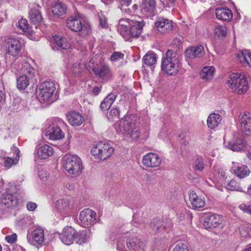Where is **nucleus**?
I'll return each mask as SVG.
<instances>
[{
	"instance_id": "f257e3e1",
	"label": "nucleus",
	"mask_w": 251,
	"mask_h": 251,
	"mask_svg": "<svg viewBox=\"0 0 251 251\" xmlns=\"http://www.w3.org/2000/svg\"><path fill=\"white\" fill-rule=\"evenodd\" d=\"M161 70L167 75H176L181 68L180 61L176 55V52L168 50L162 57Z\"/></svg>"
},
{
	"instance_id": "f03ea898",
	"label": "nucleus",
	"mask_w": 251,
	"mask_h": 251,
	"mask_svg": "<svg viewBox=\"0 0 251 251\" xmlns=\"http://www.w3.org/2000/svg\"><path fill=\"white\" fill-rule=\"evenodd\" d=\"M117 250L120 251H146L144 241L136 236H122L118 239Z\"/></svg>"
},
{
	"instance_id": "7ed1b4c3",
	"label": "nucleus",
	"mask_w": 251,
	"mask_h": 251,
	"mask_svg": "<svg viewBox=\"0 0 251 251\" xmlns=\"http://www.w3.org/2000/svg\"><path fill=\"white\" fill-rule=\"evenodd\" d=\"M18 70L22 75L17 78V87L19 90H24L29 85L30 79L34 76V70L25 60L18 65Z\"/></svg>"
},
{
	"instance_id": "20e7f679",
	"label": "nucleus",
	"mask_w": 251,
	"mask_h": 251,
	"mask_svg": "<svg viewBox=\"0 0 251 251\" xmlns=\"http://www.w3.org/2000/svg\"><path fill=\"white\" fill-rule=\"evenodd\" d=\"M227 84L233 92L239 95L244 94L249 89L246 77L239 73L230 74Z\"/></svg>"
},
{
	"instance_id": "39448f33",
	"label": "nucleus",
	"mask_w": 251,
	"mask_h": 251,
	"mask_svg": "<svg viewBox=\"0 0 251 251\" xmlns=\"http://www.w3.org/2000/svg\"><path fill=\"white\" fill-rule=\"evenodd\" d=\"M62 125L63 121L60 119L54 118L49 121L43 130L44 138L52 141L61 139L62 131L60 127Z\"/></svg>"
},
{
	"instance_id": "423d86ee",
	"label": "nucleus",
	"mask_w": 251,
	"mask_h": 251,
	"mask_svg": "<svg viewBox=\"0 0 251 251\" xmlns=\"http://www.w3.org/2000/svg\"><path fill=\"white\" fill-rule=\"evenodd\" d=\"M133 115H127L119 124L120 132L125 135L129 136L132 140H137L140 137V132L136 127L135 121Z\"/></svg>"
},
{
	"instance_id": "0eeeda50",
	"label": "nucleus",
	"mask_w": 251,
	"mask_h": 251,
	"mask_svg": "<svg viewBox=\"0 0 251 251\" xmlns=\"http://www.w3.org/2000/svg\"><path fill=\"white\" fill-rule=\"evenodd\" d=\"M64 168L71 176H79L83 170L81 159L76 155L66 154Z\"/></svg>"
},
{
	"instance_id": "6e6552de",
	"label": "nucleus",
	"mask_w": 251,
	"mask_h": 251,
	"mask_svg": "<svg viewBox=\"0 0 251 251\" xmlns=\"http://www.w3.org/2000/svg\"><path fill=\"white\" fill-rule=\"evenodd\" d=\"M114 152V148L108 143L100 142L91 150V154L96 159L104 160L109 157Z\"/></svg>"
},
{
	"instance_id": "1a4fd4ad",
	"label": "nucleus",
	"mask_w": 251,
	"mask_h": 251,
	"mask_svg": "<svg viewBox=\"0 0 251 251\" xmlns=\"http://www.w3.org/2000/svg\"><path fill=\"white\" fill-rule=\"evenodd\" d=\"M2 47L5 53L14 57H18L20 54L22 45L18 38H8L2 43Z\"/></svg>"
},
{
	"instance_id": "9d476101",
	"label": "nucleus",
	"mask_w": 251,
	"mask_h": 251,
	"mask_svg": "<svg viewBox=\"0 0 251 251\" xmlns=\"http://www.w3.org/2000/svg\"><path fill=\"white\" fill-rule=\"evenodd\" d=\"M66 25L70 29L75 32L84 31L88 34L91 29L90 24L78 15L69 17L66 21Z\"/></svg>"
},
{
	"instance_id": "9b49d317",
	"label": "nucleus",
	"mask_w": 251,
	"mask_h": 251,
	"mask_svg": "<svg viewBox=\"0 0 251 251\" xmlns=\"http://www.w3.org/2000/svg\"><path fill=\"white\" fill-rule=\"evenodd\" d=\"M56 88L52 81H45L39 87V98L40 101L51 102Z\"/></svg>"
},
{
	"instance_id": "f8f14e48",
	"label": "nucleus",
	"mask_w": 251,
	"mask_h": 251,
	"mask_svg": "<svg viewBox=\"0 0 251 251\" xmlns=\"http://www.w3.org/2000/svg\"><path fill=\"white\" fill-rule=\"evenodd\" d=\"M162 162V158L157 154L150 152L144 155L142 163L146 168L155 169L158 168Z\"/></svg>"
},
{
	"instance_id": "ddd939ff",
	"label": "nucleus",
	"mask_w": 251,
	"mask_h": 251,
	"mask_svg": "<svg viewBox=\"0 0 251 251\" xmlns=\"http://www.w3.org/2000/svg\"><path fill=\"white\" fill-rule=\"evenodd\" d=\"M96 214L92 210L87 208L84 209L80 212L79 220L82 226L88 227L93 225L96 221Z\"/></svg>"
},
{
	"instance_id": "4468645a",
	"label": "nucleus",
	"mask_w": 251,
	"mask_h": 251,
	"mask_svg": "<svg viewBox=\"0 0 251 251\" xmlns=\"http://www.w3.org/2000/svg\"><path fill=\"white\" fill-rule=\"evenodd\" d=\"M27 241L31 245H41L45 240V233L43 228H38L31 232H28L26 235Z\"/></svg>"
},
{
	"instance_id": "2eb2a0df",
	"label": "nucleus",
	"mask_w": 251,
	"mask_h": 251,
	"mask_svg": "<svg viewBox=\"0 0 251 251\" xmlns=\"http://www.w3.org/2000/svg\"><path fill=\"white\" fill-rule=\"evenodd\" d=\"M154 27L158 32L167 33L173 29L172 22L163 17H158L154 22Z\"/></svg>"
},
{
	"instance_id": "dca6fc26",
	"label": "nucleus",
	"mask_w": 251,
	"mask_h": 251,
	"mask_svg": "<svg viewBox=\"0 0 251 251\" xmlns=\"http://www.w3.org/2000/svg\"><path fill=\"white\" fill-rule=\"evenodd\" d=\"M144 24L142 22H140L134 20L131 23L129 28L127 30L128 38L123 37L126 41L131 42L133 37H138L141 33Z\"/></svg>"
},
{
	"instance_id": "f3484780",
	"label": "nucleus",
	"mask_w": 251,
	"mask_h": 251,
	"mask_svg": "<svg viewBox=\"0 0 251 251\" xmlns=\"http://www.w3.org/2000/svg\"><path fill=\"white\" fill-rule=\"evenodd\" d=\"M241 128L244 133L247 135H251V114L241 113L239 116Z\"/></svg>"
},
{
	"instance_id": "a211bd4d",
	"label": "nucleus",
	"mask_w": 251,
	"mask_h": 251,
	"mask_svg": "<svg viewBox=\"0 0 251 251\" xmlns=\"http://www.w3.org/2000/svg\"><path fill=\"white\" fill-rule=\"evenodd\" d=\"M223 220L220 215L212 214L205 217L204 226L206 228L211 227H222Z\"/></svg>"
},
{
	"instance_id": "6ab92c4d",
	"label": "nucleus",
	"mask_w": 251,
	"mask_h": 251,
	"mask_svg": "<svg viewBox=\"0 0 251 251\" xmlns=\"http://www.w3.org/2000/svg\"><path fill=\"white\" fill-rule=\"evenodd\" d=\"M225 147L232 151H239L245 147V143L242 138L234 137L230 141L224 142Z\"/></svg>"
},
{
	"instance_id": "aec40b11",
	"label": "nucleus",
	"mask_w": 251,
	"mask_h": 251,
	"mask_svg": "<svg viewBox=\"0 0 251 251\" xmlns=\"http://www.w3.org/2000/svg\"><path fill=\"white\" fill-rule=\"evenodd\" d=\"M189 201L193 209H198L203 207L205 204L204 198L202 195H198L194 191L190 192Z\"/></svg>"
},
{
	"instance_id": "412c9836",
	"label": "nucleus",
	"mask_w": 251,
	"mask_h": 251,
	"mask_svg": "<svg viewBox=\"0 0 251 251\" xmlns=\"http://www.w3.org/2000/svg\"><path fill=\"white\" fill-rule=\"evenodd\" d=\"M54 152L52 147L45 144L37 148L35 151L36 155L40 159H47L51 156Z\"/></svg>"
},
{
	"instance_id": "4be33fe9",
	"label": "nucleus",
	"mask_w": 251,
	"mask_h": 251,
	"mask_svg": "<svg viewBox=\"0 0 251 251\" xmlns=\"http://www.w3.org/2000/svg\"><path fill=\"white\" fill-rule=\"evenodd\" d=\"M231 170L235 175L240 178H243L248 176L250 171L247 166L241 165L237 162H232Z\"/></svg>"
},
{
	"instance_id": "5701e85b",
	"label": "nucleus",
	"mask_w": 251,
	"mask_h": 251,
	"mask_svg": "<svg viewBox=\"0 0 251 251\" xmlns=\"http://www.w3.org/2000/svg\"><path fill=\"white\" fill-rule=\"evenodd\" d=\"M134 20L127 18L121 19L119 20L117 25V31L123 37L128 38L127 30L129 28L131 23Z\"/></svg>"
},
{
	"instance_id": "b1692460",
	"label": "nucleus",
	"mask_w": 251,
	"mask_h": 251,
	"mask_svg": "<svg viewBox=\"0 0 251 251\" xmlns=\"http://www.w3.org/2000/svg\"><path fill=\"white\" fill-rule=\"evenodd\" d=\"M66 117L68 122L73 126H79L84 121L83 116L80 113L74 111L69 112Z\"/></svg>"
},
{
	"instance_id": "393cba45",
	"label": "nucleus",
	"mask_w": 251,
	"mask_h": 251,
	"mask_svg": "<svg viewBox=\"0 0 251 251\" xmlns=\"http://www.w3.org/2000/svg\"><path fill=\"white\" fill-rule=\"evenodd\" d=\"M41 7L38 5L31 9L29 12V18L31 22L37 26L41 25L43 22V18L41 14Z\"/></svg>"
},
{
	"instance_id": "a878e982",
	"label": "nucleus",
	"mask_w": 251,
	"mask_h": 251,
	"mask_svg": "<svg viewBox=\"0 0 251 251\" xmlns=\"http://www.w3.org/2000/svg\"><path fill=\"white\" fill-rule=\"evenodd\" d=\"M215 14L216 18L220 20L229 21L232 19V11L226 7H219L216 9Z\"/></svg>"
},
{
	"instance_id": "bb28decb",
	"label": "nucleus",
	"mask_w": 251,
	"mask_h": 251,
	"mask_svg": "<svg viewBox=\"0 0 251 251\" xmlns=\"http://www.w3.org/2000/svg\"><path fill=\"white\" fill-rule=\"evenodd\" d=\"M76 231L72 226H67L64 228V244L72 245L76 237Z\"/></svg>"
},
{
	"instance_id": "cd10ccee",
	"label": "nucleus",
	"mask_w": 251,
	"mask_h": 251,
	"mask_svg": "<svg viewBox=\"0 0 251 251\" xmlns=\"http://www.w3.org/2000/svg\"><path fill=\"white\" fill-rule=\"evenodd\" d=\"M204 54V48L202 46L188 48L185 51V56L191 59L195 57L200 58Z\"/></svg>"
},
{
	"instance_id": "c85d7f7f",
	"label": "nucleus",
	"mask_w": 251,
	"mask_h": 251,
	"mask_svg": "<svg viewBox=\"0 0 251 251\" xmlns=\"http://www.w3.org/2000/svg\"><path fill=\"white\" fill-rule=\"evenodd\" d=\"M0 202L7 207L14 206L17 203V201L15 197L7 192L2 194L0 199Z\"/></svg>"
},
{
	"instance_id": "c756f323",
	"label": "nucleus",
	"mask_w": 251,
	"mask_h": 251,
	"mask_svg": "<svg viewBox=\"0 0 251 251\" xmlns=\"http://www.w3.org/2000/svg\"><path fill=\"white\" fill-rule=\"evenodd\" d=\"M215 72V69L214 66H205L201 69L200 74V77L205 81H209L213 78Z\"/></svg>"
},
{
	"instance_id": "7c9ffc66",
	"label": "nucleus",
	"mask_w": 251,
	"mask_h": 251,
	"mask_svg": "<svg viewBox=\"0 0 251 251\" xmlns=\"http://www.w3.org/2000/svg\"><path fill=\"white\" fill-rule=\"evenodd\" d=\"M94 72L100 77L110 79L112 76L110 68L107 65H103L100 68L95 69Z\"/></svg>"
},
{
	"instance_id": "2f4dec72",
	"label": "nucleus",
	"mask_w": 251,
	"mask_h": 251,
	"mask_svg": "<svg viewBox=\"0 0 251 251\" xmlns=\"http://www.w3.org/2000/svg\"><path fill=\"white\" fill-rule=\"evenodd\" d=\"M222 120L221 116L219 114L212 113L209 115L207 120V124L209 128H215Z\"/></svg>"
},
{
	"instance_id": "473e14b6",
	"label": "nucleus",
	"mask_w": 251,
	"mask_h": 251,
	"mask_svg": "<svg viewBox=\"0 0 251 251\" xmlns=\"http://www.w3.org/2000/svg\"><path fill=\"white\" fill-rule=\"evenodd\" d=\"M90 238V232L87 230L80 231L76 234L75 240L76 243L79 245H82L88 242Z\"/></svg>"
},
{
	"instance_id": "72a5a7b5",
	"label": "nucleus",
	"mask_w": 251,
	"mask_h": 251,
	"mask_svg": "<svg viewBox=\"0 0 251 251\" xmlns=\"http://www.w3.org/2000/svg\"><path fill=\"white\" fill-rule=\"evenodd\" d=\"M11 150L14 153L16 154V155L14 159L9 157L5 158L4 164L5 166L7 168H10L13 164H17L19 159V154L20 153V150L19 149L14 146L12 148Z\"/></svg>"
},
{
	"instance_id": "f704fd0d",
	"label": "nucleus",
	"mask_w": 251,
	"mask_h": 251,
	"mask_svg": "<svg viewBox=\"0 0 251 251\" xmlns=\"http://www.w3.org/2000/svg\"><path fill=\"white\" fill-rule=\"evenodd\" d=\"M239 61L244 65L251 67V52L244 50L237 55Z\"/></svg>"
},
{
	"instance_id": "c9c22d12",
	"label": "nucleus",
	"mask_w": 251,
	"mask_h": 251,
	"mask_svg": "<svg viewBox=\"0 0 251 251\" xmlns=\"http://www.w3.org/2000/svg\"><path fill=\"white\" fill-rule=\"evenodd\" d=\"M116 98V95L114 94H109L101 102L100 109L103 111L108 109L113 103Z\"/></svg>"
},
{
	"instance_id": "e433bc0d",
	"label": "nucleus",
	"mask_w": 251,
	"mask_h": 251,
	"mask_svg": "<svg viewBox=\"0 0 251 251\" xmlns=\"http://www.w3.org/2000/svg\"><path fill=\"white\" fill-rule=\"evenodd\" d=\"M53 41L51 43V47L54 51H61L63 49V38L61 36L55 35L53 37Z\"/></svg>"
},
{
	"instance_id": "4c0bfd02",
	"label": "nucleus",
	"mask_w": 251,
	"mask_h": 251,
	"mask_svg": "<svg viewBox=\"0 0 251 251\" xmlns=\"http://www.w3.org/2000/svg\"><path fill=\"white\" fill-rule=\"evenodd\" d=\"M118 1L119 2L118 7L124 14L131 15L132 14V11L128 8L131 0H118Z\"/></svg>"
},
{
	"instance_id": "58836bf2",
	"label": "nucleus",
	"mask_w": 251,
	"mask_h": 251,
	"mask_svg": "<svg viewBox=\"0 0 251 251\" xmlns=\"http://www.w3.org/2000/svg\"><path fill=\"white\" fill-rule=\"evenodd\" d=\"M143 62L148 66H152L156 62V55L154 53H147L143 58Z\"/></svg>"
},
{
	"instance_id": "ea45409f",
	"label": "nucleus",
	"mask_w": 251,
	"mask_h": 251,
	"mask_svg": "<svg viewBox=\"0 0 251 251\" xmlns=\"http://www.w3.org/2000/svg\"><path fill=\"white\" fill-rule=\"evenodd\" d=\"M142 7L144 11L152 13L155 9V2L154 0H147L142 4Z\"/></svg>"
},
{
	"instance_id": "a19ab883",
	"label": "nucleus",
	"mask_w": 251,
	"mask_h": 251,
	"mask_svg": "<svg viewBox=\"0 0 251 251\" xmlns=\"http://www.w3.org/2000/svg\"><path fill=\"white\" fill-rule=\"evenodd\" d=\"M149 226L152 231L154 232L155 233H159L164 229V227L161 225V222L160 221V220H154L151 223Z\"/></svg>"
},
{
	"instance_id": "79ce46f5",
	"label": "nucleus",
	"mask_w": 251,
	"mask_h": 251,
	"mask_svg": "<svg viewBox=\"0 0 251 251\" xmlns=\"http://www.w3.org/2000/svg\"><path fill=\"white\" fill-rule=\"evenodd\" d=\"M52 14L57 17H59L63 14V5L61 2L53 4L51 7Z\"/></svg>"
},
{
	"instance_id": "37998d69",
	"label": "nucleus",
	"mask_w": 251,
	"mask_h": 251,
	"mask_svg": "<svg viewBox=\"0 0 251 251\" xmlns=\"http://www.w3.org/2000/svg\"><path fill=\"white\" fill-rule=\"evenodd\" d=\"M16 26L25 33L30 31V27H29L28 25L27 24V22L25 19H21L19 20L16 24Z\"/></svg>"
},
{
	"instance_id": "c03bdc74",
	"label": "nucleus",
	"mask_w": 251,
	"mask_h": 251,
	"mask_svg": "<svg viewBox=\"0 0 251 251\" xmlns=\"http://www.w3.org/2000/svg\"><path fill=\"white\" fill-rule=\"evenodd\" d=\"M227 189L232 191H242V188L240 186L239 183L234 179H232L227 184Z\"/></svg>"
},
{
	"instance_id": "a18cd8bd",
	"label": "nucleus",
	"mask_w": 251,
	"mask_h": 251,
	"mask_svg": "<svg viewBox=\"0 0 251 251\" xmlns=\"http://www.w3.org/2000/svg\"><path fill=\"white\" fill-rule=\"evenodd\" d=\"M226 27L225 26H218L214 28V34L219 37H223L226 34Z\"/></svg>"
},
{
	"instance_id": "49530a36",
	"label": "nucleus",
	"mask_w": 251,
	"mask_h": 251,
	"mask_svg": "<svg viewBox=\"0 0 251 251\" xmlns=\"http://www.w3.org/2000/svg\"><path fill=\"white\" fill-rule=\"evenodd\" d=\"M125 54L120 51H115L111 55L110 60L113 63L117 62L123 60Z\"/></svg>"
},
{
	"instance_id": "de8ad7c7",
	"label": "nucleus",
	"mask_w": 251,
	"mask_h": 251,
	"mask_svg": "<svg viewBox=\"0 0 251 251\" xmlns=\"http://www.w3.org/2000/svg\"><path fill=\"white\" fill-rule=\"evenodd\" d=\"M239 231L240 236L244 238L247 237L251 234V230L248 226H241L239 228Z\"/></svg>"
},
{
	"instance_id": "09e8293b",
	"label": "nucleus",
	"mask_w": 251,
	"mask_h": 251,
	"mask_svg": "<svg viewBox=\"0 0 251 251\" xmlns=\"http://www.w3.org/2000/svg\"><path fill=\"white\" fill-rule=\"evenodd\" d=\"M120 111L117 108H112L107 115V118L110 121H114L119 117Z\"/></svg>"
},
{
	"instance_id": "8fccbe9b",
	"label": "nucleus",
	"mask_w": 251,
	"mask_h": 251,
	"mask_svg": "<svg viewBox=\"0 0 251 251\" xmlns=\"http://www.w3.org/2000/svg\"><path fill=\"white\" fill-rule=\"evenodd\" d=\"M204 168L203 160L201 158H198L194 162V169L195 171H201Z\"/></svg>"
},
{
	"instance_id": "3c124183",
	"label": "nucleus",
	"mask_w": 251,
	"mask_h": 251,
	"mask_svg": "<svg viewBox=\"0 0 251 251\" xmlns=\"http://www.w3.org/2000/svg\"><path fill=\"white\" fill-rule=\"evenodd\" d=\"M183 41V37L182 36L178 35L173 40L172 45L174 48L179 49L182 47Z\"/></svg>"
},
{
	"instance_id": "603ef678",
	"label": "nucleus",
	"mask_w": 251,
	"mask_h": 251,
	"mask_svg": "<svg viewBox=\"0 0 251 251\" xmlns=\"http://www.w3.org/2000/svg\"><path fill=\"white\" fill-rule=\"evenodd\" d=\"M173 251H189V249L187 244L180 243L175 247Z\"/></svg>"
},
{
	"instance_id": "864d4df0",
	"label": "nucleus",
	"mask_w": 251,
	"mask_h": 251,
	"mask_svg": "<svg viewBox=\"0 0 251 251\" xmlns=\"http://www.w3.org/2000/svg\"><path fill=\"white\" fill-rule=\"evenodd\" d=\"M54 208L55 210H56L59 214L61 215L63 209V200L59 199L57 200L54 203Z\"/></svg>"
},
{
	"instance_id": "5fc2aeb1",
	"label": "nucleus",
	"mask_w": 251,
	"mask_h": 251,
	"mask_svg": "<svg viewBox=\"0 0 251 251\" xmlns=\"http://www.w3.org/2000/svg\"><path fill=\"white\" fill-rule=\"evenodd\" d=\"M17 236L16 233L8 235L5 236V240L9 244H13L17 241Z\"/></svg>"
},
{
	"instance_id": "6e6d98bb",
	"label": "nucleus",
	"mask_w": 251,
	"mask_h": 251,
	"mask_svg": "<svg viewBox=\"0 0 251 251\" xmlns=\"http://www.w3.org/2000/svg\"><path fill=\"white\" fill-rule=\"evenodd\" d=\"M38 175L40 179L43 181H46L49 175L45 170H40L38 171Z\"/></svg>"
},
{
	"instance_id": "4d7b16f0",
	"label": "nucleus",
	"mask_w": 251,
	"mask_h": 251,
	"mask_svg": "<svg viewBox=\"0 0 251 251\" xmlns=\"http://www.w3.org/2000/svg\"><path fill=\"white\" fill-rule=\"evenodd\" d=\"M99 17L100 25L102 28L106 27L107 26L106 18L102 14L99 15Z\"/></svg>"
},
{
	"instance_id": "13d9d810",
	"label": "nucleus",
	"mask_w": 251,
	"mask_h": 251,
	"mask_svg": "<svg viewBox=\"0 0 251 251\" xmlns=\"http://www.w3.org/2000/svg\"><path fill=\"white\" fill-rule=\"evenodd\" d=\"M239 208L244 212L250 214L251 213V206L250 205H247L244 203H242L239 205Z\"/></svg>"
},
{
	"instance_id": "bf43d9fd",
	"label": "nucleus",
	"mask_w": 251,
	"mask_h": 251,
	"mask_svg": "<svg viewBox=\"0 0 251 251\" xmlns=\"http://www.w3.org/2000/svg\"><path fill=\"white\" fill-rule=\"evenodd\" d=\"M25 33L27 35L28 37L32 40L37 41L39 40V37L35 35V32H34L30 28L29 32H26Z\"/></svg>"
},
{
	"instance_id": "052dcab7",
	"label": "nucleus",
	"mask_w": 251,
	"mask_h": 251,
	"mask_svg": "<svg viewBox=\"0 0 251 251\" xmlns=\"http://www.w3.org/2000/svg\"><path fill=\"white\" fill-rule=\"evenodd\" d=\"M26 207L29 211H33L36 208L37 204L35 202L29 201L26 204Z\"/></svg>"
},
{
	"instance_id": "680f3d73",
	"label": "nucleus",
	"mask_w": 251,
	"mask_h": 251,
	"mask_svg": "<svg viewBox=\"0 0 251 251\" xmlns=\"http://www.w3.org/2000/svg\"><path fill=\"white\" fill-rule=\"evenodd\" d=\"M101 91V87L95 86L93 87L92 90L93 94L95 96L98 95Z\"/></svg>"
},
{
	"instance_id": "e2e57ef3",
	"label": "nucleus",
	"mask_w": 251,
	"mask_h": 251,
	"mask_svg": "<svg viewBox=\"0 0 251 251\" xmlns=\"http://www.w3.org/2000/svg\"><path fill=\"white\" fill-rule=\"evenodd\" d=\"M71 138H72L71 135L70 134V133H68V138H67V141L65 143V144H66L65 148L67 149H69V144H70V139H71Z\"/></svg>"
},
{
	"instance_id": "0e129e2a",
	"label": "nucleus",
	"mask_w": 251,
	"mask_h": 251,
	"mask_svg": "<svg viewBox=\"0 0 251 251\" xmlns=\"http://www.w3.org/2000/svg\"><path fill=\"white\" fill-rule=\"evenodd\" d=\"M2 87H0V102H1L3 100L4 94L2 90Z\"/></svg>"
},
{
	"instance_id": "69168bd1",
	"label": "nucleus",
	"mask_w": 251,
	"mask_h": 251,
	"mask_svg": "<svg viewBox=\"0 0 251 251\" xmlns=\"http://www.w3.org/2000/svg\"><path fill=\"white\" fill-rule=\"evenodd\" d=\"M66 203H67V205H66V211H68L67 207H68V209L70 210L72 208V205H71L70 201H67ZM65 203H66V202H65Z\"/></svg>"
},
{
	"instance_id": "338daca9",
	"label": "nucleus",
	"mask_w": 251,
	"mask_h": 251,
	"mask_svg": "<svg viewBox=\"0 0 251 251\" xmlns=\"http://www.w3.org/2000/svg\"><path fill=\"white\" fill-rule=\"evenodd\" d=\"M137 6L136 4H134L132 6V9H130L132 11V13H133L134 11H135L137 9Z\"/></svg>"
},
{
	"instance_id": "774afa93",
	"label": "nucleus",
	"mask_w": 251,
	"mask_h": 251,
	"mask_svg": "<svg viewBox=\"0 0 251 251\" xmlns=\"http://www.w3.org/2000/svg\"><path fill=\"white\" fill-rule=\"evenodd\" d=\"M242 251H251V247H247L245 248L244 250H243Z\"/></svg>"
}]
</instances>
